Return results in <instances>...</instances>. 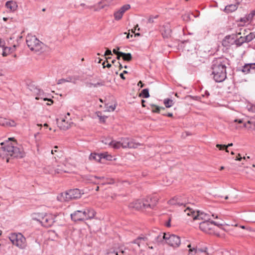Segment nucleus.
<instances>
[{
	"mask_svg": "<svg viewBox=\"0 0 255 255\" xmlns=\"http://www.w3.org/2000/svg\"><path fill=\"white\" fill-rule=\"evenodd\" d=\"M120 54L122 56V58L124 61L129 62L132 60V55L130 53H120Z\"/></svg>",
	"mask_w": 255,
	"mask_h": 255,
	"instance_id": "obj_28",
	"label": "nucleus"
},
{
	"mask_svg": "<svg viewBox=\"0 0 255 255\" xmlns=\"http://www.w3.org/2000/svg\"><path fill=\"white\" fill-rule=\"evenodd\" d=\"M158 17V15H155V16H150L148 19V22L150 23H152L154 22V18H157Z\"/></svg>",
	"mask_w": 255,
	"mask_h": 255,
	"instance_id": "obj_47",
	"label": "nucleus"
},
{
	"mask_svg": "<svg viewBox=\"0 0 255 255\" xmlns=\"http://www.w3.org/2000/svg\"><path fill=\"white\" fill-rule=\"evenodd\" d=\"M81 193L79 189H70L64 193H62L58 196L57 199L61 202H68L71 200L80 198L81 196Z\"/></svg>",
	"mask_w": 255,
	"mask_h": 255,
	"instance_id": "obj_4",
	"label": "nucleus"
},
{
	"mask_svg": "<svg viewBox=\"0 0 255 255\" xmlns=\"http://www.w3.org/2000/svg\"><path fill=\"white\" fill-rule=\"evenodd\" d=\"M145 102V101L144 100H141V104H142V106L143 107H145V105H144V103Z\"/></svg>",
	"mask_w": 255,
	"mask_h": 255,
	"instance_id": "obj_62",
	"label": "nucleus"
},
{
	"mask_svg": "<svg viewBox=\"0 0 255 255\" xmlns=\"http://www.w3.org/2000/svg\"><path fill=\"white\" fill-rule=\"evenodd\" d=\"M85 220H91L94 218L96 212L92 208H88L82 210Z\"/></svg>",
	"mask_w": 255,
	"mask_h": 255,
	"instance_id": "obj_14",
	"label": "nucleus"
},
{
	"mask_svg": "<svg viewBox=\"0 0 255 255\" xmlns=\"http://www.w3.org/2000/svg\"><path fill=\"white\" fill-rule=\"evenodd\" d=\"M227 65H229V60L223 57L215 58L212 61L211 66L212 74L216 82H222L226 79Z\"/></svg>",
	"mask_w": 255,
	"mask_h": 255,
	"instance_id": "obj_1",
	"label": "nucleus"
},
{
	"mask_svg": "<svg viewBox=\"0 0 255 255\" xmlns=\"http://www.w3.org/2000/svg\"><path fill=\"white\" fill-rule=\"evenodd\" d=\"M9 140H6L4 142H1L0 145L1 146L2 149L6 152L7 155L14 158H22L24 156V152L23 150L15 146L14 145L16 143H12L10 141L12 139L11 138H8Z\"/></svg>",
	"mask_w": 255,
	"mask_h": 255,
	"instance_id": "obj_2",
	"label": "nucleus"
},
{
	"mask_svg": "<svg viewBox=\"0 0 255 255\" xmlns=\"http://www.w3.org/2000/svg\"><path fill=\"white\" fill-rule=\"evenodd\" d=\"M251 13H252L253 16L255 15V9L253 10Z\"/></svg>",
	"mask_w": 255,
	"mask_h": 255,
	"instance_id": "obj_64",
	"label": "nucleus"
},
{
	"mask_svg": "<svg viewBox=\"0 0 255 255\" xmlns=\"http://www.w3.org/2000/svg\"><path fill=\"white\" fill-rule=\"evenodd\" d=\"M122 144V147L123 148H136L141 144L138 142H135L132 139L128 138H122L120 141Z\"/></svg>",
	"mask_w": 255,
	"mask_h": 255,
	"instance_id": "obj_7",
	"label": "nucleus"
},
{
	"mask_svg": "<svg viewBox=\"0 0 255 255\" xmlns=\"http://www.w3.org/2000/svg\"><path fill=\"white\" fill-rule=\"evenodd\" d=\"M26 41L27 46L31 51L39 53L44 52L45 45L40 41L35 36L28 34L26 36Z\"/></svg>",
	"mask_w": 255,
	"mask_h": 255,
	"instance_id": "obj_3",
	"label": "nucleus"
},
{
	"mask_svg": "<svg viewBox=\"0 0 255 255\" xmlns=\"http://www.w3.org/2000/svg\"><path fill=\"white\" fill-rule=\"evenodd\" d=\"M171 235H170L169 234H166V233H162V238L163 241L165 240L166 241V243H167V241H168V238L169 236H171Z\"/></svg>",
	"mask_w": 255,
	"mask_h": 255,
	"instance_id": "obj_46",
	"label": "nucleus"
},
{
	"mask_svg": "<svg viewBox=\"0 0 255 255\" xmlns=\"http://www.w3.org/2000/svg\"><path fill=\"white\" fill-rule=\"evenodd\" d=\"M112 55L111 50L107 49L106 50V51H105V55L107 56V55Z\"/></svg>",
	"mask_w": 255,
	"mask_h": 255,
	"instance_id": "obj_51",
	"label": "nucleus"
},
{
	"mask_svg": "<svg viewBox=\"0 0 255 255\" xmlns=\"http://www.w3.org/2000/svg\"><path fill=\"white\" fill-rule=\"evenodd\" d=\"M164 104L166 108H170L173 105V101L169 99H165L164 100Z\"/></svg>",
	"mask_w": 255,
	"mask_h": 255,
	"instance_id": "obj_37",
	"label": "nucleus"
},
{
	"mask_svg": "<svg viewBox=\"0 0 255 255\" xmlns=\"http://www.w3.org/2000/svg\"><path fill=\"white\" fill-rule=\"evenodd\" d=\"M109 145L116 149H119L122 147V144L120 141H117L116 140H111L109 142Z\"/></svg>",
	"mask_w": 255,
	"mask_h": 255,
	"instance_id": "obj_25",
	"label": "nucleus"
},
{
	"mask_svg": "<svg viewBox=\"0 0 255 255\" xmlns=\"http://www.w3.org/2000/svg\"><path fill=\"white\" fill-rule=\"evenodd\" d=\"M102 65H103V67L105 68V67H108V68H110L111 67V64L109 63L108 61H104Z\"/></svg>",
	"mask_w": 255,
	"mask_h": 255,
	"instance_id": "obj_49",
	"label": "nucleus"
},
{
	"mask_svg": "<svg viewBox=\"0 0 255 255\" xmlns=\"http://www.w3.org/2000/svg\"><path fill=\"white\" fill-rule=\"evenodd\" d=\"M162 36L163 38H169L171 36L172 30L169 24H166L163 25L160 29Z\"/></svg>",
	"mask_w": 255,
	"mask_h": 255,
	"instance_id": "obj_15",
	"label": "nucleus"
},
{
	"mask_svg": "<svg viewBox=\"0 0 255 255\" xmlns=\"http://www.w3.org/2000/svg\"><path fill=\"white\" fill-rule=\"evenodd\" d=\"M101 157L102 159H106L107 160H112V156L108 154L107 153H103L100 154Z\"/></svg>",
	"mask_w": 255,
	"mask_h": 255,
	"instance_id": "obj_40",
	"label": "nucleus"
},
{
	"mask_svg": "<svg viewBox=\"0 0 255 255\" xmlns=\"http://www.w3.org/2000/svg\"><path fill=\"white\" fill-rule=\"evenodd\" d=\"M79 79L78 77L76 76H70L66 79H59L57 82V84H61L64 82H72L74 84L76 83V81Z\"/></svg>",
	"mask_w": 255,
	"mask_h": 255,
	"instance_id": "obj_20",
	"label": "nucleus"
},
{
	"mask_svg": "<svg viewBox=\"0 0 255 255\" xmlns=\"http://www.w3.org/2000/svg\"><path fill=\"white\" fill-rule=\"evenodd\" d=\"M168 203L169 204L172 205L183 206V207H185L186 201L185 200H183L180 197L176 196L170 199Z\"/></svg>",
	"mask_w": 255,
	"mask_h": 255,
	"instance_id": "obj_17",
	"label": "nucleus"
},
{
	"mask_svg": "<svg viewBox=\"0 0 255 255\" xmlns=\"http://www.w3.org/2000/svg\"><path fill=\"white\" fill-rule=\"evenodd\" d=\"M6 124V127H14L16 126V124L15 121L12 120L7 119Z\"/></svg>",
	"mask_w": 255,
	"mask_h": 255,
	"instance_id": "obj_39",
	"label": "nucleus"
},
{
	"mask_svg": "<svg viewBox=\"0 0 255 255\" xmlns=\"http://www.w3.org/2000/svg\"><path fill=\"white\" fill-rule=\"evenodd\" d=\"M42 225L46 228L51 227L54 223V220L51 214H45L38 219Z\"/></svg>",
	"mask_w": 255,
	"mask_h": 255,
	"instance_id": "obj_9",
	"label": "nucleus"
},
{
	"mask_svg": "<svg viewBox=\"0 0 255 255\" xmlns=\"http://www.w3.org/2000/svg\"><path fill=\"white\" fill-rule=\"evenodd\" d=\"M139 96L144 98H148L150 95L148 92V89H144L142 90L141 93L139 94Z\"/></svg>",
	"mask_w": 255,
	"mask_h": 255,
	"instance_id": "obj_36",
	"label": "nucleus"
},
{
	"mask_svg": "<svg viewBox=\"0 0 255 255\" xmlns=\"http://www.w3.org/2000/svg\"><path fill=\"white\" fill-rule=\"evenodd\" d=\"M104 85V82H98L95 84L90 83L89 84V87H97L98 86H102Z\"/></svg>",
	"mask_w": 255,
	"mask_h": 255,
	"instance_id": "obj_43",
	"label": "nucleus"
},
{
	"mask_svg": "<svg viewBox=\"0 0 255 255\" xmlns=\"http://www.w3.org/2000/svg\"><path fill=\"white\" fill-rule=\"evenodd\" d=\"M32 89H30L31 91H33V92L36 94L38 96L35 97L36 100H39L40 99H43L44 101H48L49 102H51V104L48 103V105H51L53 103V101L51 99H48L46 97H45V95L44 93V92L40 90L39 88H37V87H32Z\"/></svg>",
	"mask_w": 255,
	"mask_h": 255,
	"instance_id": "obj_10",
	"label": "nucleus"
},
{
	"mask_svg": "<svg viewBox=\"0 0 255 255\" xmlns=\"http://www.w3.org/2000/svg\"><path fill=\"white\" fill-rule=\"evenodd\" d=\"M251 122L250 121H248L247 123H245L244 124V127L245 128H248V126H247V124H251Z\"/></svg>",
	"mask_w": 255,
	"mask_h": 255,
	"instance_id": "obj_61",
	"label": "nucleus"
},
{
	"mask_svg": "<svg viewBox=\"0 0 255 255\" xmlns=\"http://www.w3.org/2000/svg\"><path fill=\"white\" fill-rule=\"evenodd\" d=\"M234 122L236 123V122H238V123L239 124H241L243 123V120H241V119H240V120H235L234 121Z\"/></svg>",
	"mask_w": 255,
	"mask_h": 255,
	"instance_id": "obj_57",
	"label": "nucleus"
},
{
	"mask_svg": "<svg viewBox=\"0 0 255 255\" xmlns=\"http://www.w3.org/2000/svg\"><path fill=\"white\" fill-rule=\"evenodd\" d=\"M187 247L190 248L189 250V254L188 255H197L196 249L195 248H193L192 249H191V245L189 244L187 246Z\"/></svg>",
	"mask_w": 255,
	"mask_h": 255,
	"instance_id": "obj_42",
	"label": "nucleus"
},
{
	"mask_svg": "<svg viewBox=\"0 0 255 255\" xmlns=\"http://www.w3.org/2000/svg\"><path fill=\"white\" fill-rule=\"evenodd\" d=\"M236 34H232L226 36L222 41V45L224 47H228L231 45L235 44Z\"/></svg>",
	"mask_w": 255,
	"mask_h": 255,
	"instance_id": "obj_13",
	"label": "nucleus"
},
{
	"mask_svg": "<svg viewBox=\"0 0 255 255\" xmlns=\"http://www.w3.org/2000/svg\"><path fill=\"white\" fill-rule=\"evenodd\" d=\"M180 243V237L173 234L171 235V236H169L168 241H167V244L173 248L178 247Z\"/></svg>",
	"mask_w": 255,
	"mask_h": 255,
	"instance_id": "obj_12",
	"label": "nucleus"
},
{
	"mask_svg": "<svg viewBox=\"0 0 255 255\" xmlns=\"http://www.w3.org/2000/svg\"><path fill=\"white\" fill-rule=\"evenodd\" d=\"M210 215L205 213L204 212H201L199 211H197L196 216H194V220H204L203 221H209L210 220Z\"/></svg>",
	"mask_w": 255,
	"mask_h": 255,
	"instance_id": "obj_19",
	"label": "nucleus"
},
{
	"mask_svg": "<svg viewBox=\"0 0 255 255\" xmlns=\"http://www.w3.org/2000/svg\"><path fill=\"white\" fill-rule=\"evenodd\" d=\"M233 144L232 143H229L228 145L217 144H216V147L218 148L220 150H222V147H224L225 148H228V147L233 146Z\"/></svg>",
	"mask_w": 255,
	"mask_h": 255,
	"instance_id": "obj_41",
	"label": "nucleus"
},
{
	"mask_svg": "<svg viewBox=\"0 0 255 255\" xmlns=\"http://www.w3.org/2000/svg\"><path fill=\"white\" fill-rule=\"evenodd\" d=\"M244 38L246 42H249L255 38V33L254 32H251L249 34L244 36Z\"/></svg>",
	"mask_w": 255,
	"mask_h": 255,
	"instance_id": "obj_32",
	"label": "nucleus"
},
{
	"mask_svg": "<svg viewBox=\"0 0 255 255\" xmlns=\"http://www.w3.org/2000/svg\"><path fill=\"white\" fill-rule=\"evenodd\" d=\"M139 238H140V240L141 241H148V239L147 237H139Z\"/></svg>",
	"mask_w": 255,
	"mask_h": 255,
	"instance_id": "obj_56",
	"label": "nucleus"
},
{
	"mask_svg": "<svg viewBox=\"0 0 255 255\" xmlns=\"http://www.w3.org/2000/svg\"><path fill=\"white\" fill-rule=\"evenodd\" d=\"M89 159L91 160H96L99 162H101L102 157H101L100 154L92 153L89 156Z\"/></svg>",
	"mask_w": 255,
	"mask_h": 255,
	"instance_id": "obj_27",
	"label": "nucleus"
},
{
	"mask_svg": "<svg viewBox=\"0 0 255 255\" xmlns=\"http://www.w3.org/2000/svg\"><path fill=\"white\" fill-rule=\"evenodd\" d=\"M141 240H140V238H139V237L137 238V239H136L135 240H134L133 241V244H137L138 245V246L139 247H140V245L141 244Z\"/></svg>",
	"mask_w": 255,
	"mask_h": 255,
	"instance_id": "obj_48",
	"label": "nucleus"
},
{
	"mask_svg": "<svg viewBox=\"0 0 255 255\" xmlns=\"http://www.w3.org/2000/svg\"><path fill=\"white\" fill-rule=\"evenodd\" d=\"M215 226L220 227L222 226V224H218L215 221L210 222L209 221H202L199 223V228L202 231L208 234L219 236V234L215 231Z\"/></svg>",
	"mask_w": 255,
	"mask_h": 255,
	"instance_id": "obj_5",
	"label": "nucleus"
},
{
	"mask_svg": "<svg viewBox=\"0 0 255 255\" xmlns=\"http://www.w3.org/2000/svg\"><path fill=\"white\" fill-rule=\"evenodd\" d=\"M118 64L119 65V66L120 70H121L123 68V67L122 65L120 62H118Z\"/></svg>",
	"mask_w": 255,
	"mask_h": 255,
	"instance_id": "obj_63",
	"label": "nucleus"
},
{
	"mask_svg": "<svg viewBox=\"0 0 255 255\" xmlns=\"http://www.w3.org/2000/svg\"><path fill=\"white\" fill-rule=\"evenodd\" d=\"M8 238L13 245L19 249H23L26 246V239L21 233H11Z\"/></svg>",
	"mask_w": 255,
	"mask_h": 255,
	"instance_id": "obj_6",
	"label": "nucleus"
},
{
	"mask_svg": "<svg viewBox=\"0 0 255 255\" xmlns=\"http://www.w3.org/2000/svg\"><path fill=\"white\" fill-rule=\"evenodd\" d=\"M185 212L186 213L187 215L188 216H191L193 219L194 220V216H196V214H197V211L195 212L192 209L187 207L186 210H185Z\"/></svg>",
	"mask_w": 255,
	"mask_h": 255,
	"instance_id": "obj_29",
	"label": "nucleus"
},
{
	"mask_svg": "<svg viewBox=\"0 0 255 255\" xmlns=\"http://www.w3.org/2000/svg\"><path fill=\"white\" fill-rule=\"evenodd\" d=\"M120 77L123 79V80H125L126 79V77L124 76L123 73H121L120 75Z\"/></svg>",
	"mask_w": 255,
	"mask_h": 255,
	"instance_id": "obj_59",
	"label": "nucleus"
},
{
	"mask_svg": "<svg viewBox=\"0 0 255 255\" xmlns=\"http://www.w3.org/2000/svg\"><path fill=\"white\" fill-rule=\"evenodd\" d=\"M151 107L152 108L151 109V111L153 113H160V110H165V108L164 107H160L159 106H156L154 104L151 105Z\"/></svg>",
	"mask_w": 255,
	"mask_h": 255,
	"instance_id": "obj_31",
	"label": "nucleus"
},
{
	"mask_svg": "<svg viewBox=\"0 0 255 255\" xmlns=\"http://www.w3.org/2000/svg\"><path fill=\"white\" fill-rule=\"evenodd\" d=\"M120 49V47H117L116 49H113V52L115 54H117V53L119 52L120 51H118V50Z\"/></svg>",
	"mask_w": 255,
	"mask_h": 255,
	"instance_id": "obj_52",
	"label": "nucleus"
},
{
	"mask_svg": "<svg viewBox=\"0 0 255 255\" xmlns=\"http://www.w3.org/2000/svg\"><path fill=\"white\" fill-rule=\"evenodd\" d=\"M56 152L58 153V152H59L58 150H56V149L52 150H51V153H52V154H54L55 153H56Z\"/></svg>",
	"mask_w": 255,
	"mask_h": 255,
	"instance_id": "obj_60",
	"label": "nucleus"
},
{
	"mask_svg": "<svg viewBox=\"0 0 255 255\" xmlns=\"http://www.w3.org/2000/svg\"><path fill=\"white\" fill-rule=\"evenodd\" d=\"M5 7L11 11H14L17 9L18 5L16 2L13 0H9L5 3Z\"/></svg>",
	"mask_w": 255,
	"mask_h": 255,
	"instance_id": "obj_21",
	"label": "nucleus"
},
{
	"mask_svg": "<svg viewBox=\"0 0 255 255\" xmlns=\"http://www.w3.org/2000/svg\"><path fill=\"white\" fill-rule=\"evenodd\" d=\"M130 8V5L128 4H125L122 6L118 10L123 16L124 13Z\"/></svg>",
	"mask_w": 255,
	"mask_h": 255,
	"instance_id": "obj_33",
	"label": "nucleus"
},
{
	"mask_svg": "<svg viewBox=\"0 0 255 255\" xmlns=\"http://www.w3.org/2000/svg\"><path fill=\"white\" fill-rule=\"evenodd\" d=\"M7 119L0 117V125L3 127L6 126Z\"/></svg>",
	"mask_w": 255,
	"mask_h": 255,
	"instance_id": "obj_45",
	"label": "nucleus"
},
{
	"mask_svg": "<svg viewBox=\"0 0 255 255\" xmlns=\"http://www.w3.org/2000/svg\"><path fill=\"white\" fill-rule=\"evenodd\" d=\"M59 125L60 128L64 130L68 129L70 127V124L66 123L65 120H62L61 123H60Z\"/></svg>",
	"mask_w": 255,
	"mask_h": 255,
	"instance_id": "obj_30",
	"label": "nucleus"
},
{
	"mask_svg": "<svg viewBox=\"0 0 255 255\" xmlns=\"http://www.w3.org/2000/svg\"><path fill=\"white\" fill-rule=\"evenodd\" d=\"M195 249L197 255H208V253L207 252L208 249L207 247Z\"/></svg>",
	"mask_w": 255,
	"mask_h": 255,
	"instance_id": "obj_26",
	"label": "nucleus"
},
{
	"mask_svg": "<svg viewBox=\"0 0 255 255\" xmlns=\"http://www.w3.org/2000/svg\"><path fill=\"white\" fill-rule=\"evenodd\" d=\"M108 108V111H114L116 108V106H110Z\"/></svg>",
	"mask_w": 255,
	"mask_h": 255,
	"instance_id": "obj_50",
	"label": "nucleus"
},
{
	"mask_svg": "<svg viewBox=\"0 0 255 255\" xmlns=\"http://www.w3.org/2000/svg\"><path fill=\"white\" fill-rule=\"evenodd\" d=\"M163 115L167 116L168 117H173V114L171 113H168L167 114H163Z\"/></svg>",
	"mask_w": 255,
	"mask_h": 255,
	"instance_id": "obj_55",
	"label": "nucleus"
},
{
	"mask_svg": "<svg viewBox=\"0 0 255 255\" xmlns=\"http://www.w3.org/2000/svg\"><path fill=\"white\" fill-rule=\"evenodd\" d=\"M120 53H123V52H119L117 53V54H116V55H117V59L118 60H120L121 57H122V56L120 54Z\"/></svg>",
	"mask_w": 255,
	"mask_h": 255,
	"instance_id": "obj_54",
	"label": "nucleus"
},
{
	"mask_svg": "<svg viewBox=\"0 0 255 255\" xmlns=\"http://www.w3.org/2000/svg\"><path fill=\"white\" fill-rule=\"evenodd\" d=\"M71 218L74 222L83 221L84 218L82 210H77L71 214Z\"/></svg>",
	"mask_w": 255,
	"mask_h": 255,
	"instance_id": "obj_18",
	"label": "nucleus"
},
{
	"mask_svg": "<svg viewBox=\"0 0 255 255\" xmlns=\"http://www.w3.org/2000/svg\"><path fill=\"white\" fill-rule=\"evenodd\" d=\"M251 69H255V65H253V63H249L245 64L242 68V71L243 73L247 74L250 72Z\"/></svg>",
	"mask_w": 255,
	"mask_h": 255,
	"instance_id": "obj_24",
	"label": "nucleus"
},
{
	"mask_svg": "<svg viewBox=\"0 0 255 255\" xmlns=\"http://www.w3.org/2000/svg\"><path fill=\"white\" fill-rule=\"evenodd\" d=\"M244 36H241L240 38H237V35L236 34V42L235 44L238 46H241L244 43L246 42L244 39Z\"/></svg>",
	"mask_w": 255,
	"mask_h": 255,
	"instance_id": "obj_34",
	"label": "nucleus"
},
{
	"mask_svg": "<svg viewBox=\"0 0 255 255\" xmlns=\"http://www.w3.org/2000/svg\"><path fill=\"white\" fill-rule=\"evenodd\" d=\"M170 219H169L168 222H167L166 224V226L167 227H170Z\"/></svg>",
	"mask_w": 255,
	"mask_h": 255,
	"instance_id": "obj_58",
	"label": "nucleus"
},
{
	"mask_svg": "<svg viewBox=\"0 0 255 255\" xmlns=\"http://www.w3.org/2000/svg\"><path fill=\"white\" fill-rule=\"evenodd\" d=\"M145 204V199L137 200L133 203L129 205V207L131 208H135L136 210H140L141 209H147L146 206L143 205Z\"/></svg>",
	"mask_w": 255,
	"mask_h": 255,
	"instance_id": "obj_16",
	"label": "nucleus"
},
{
	"mask_svg": "<svg viewBox=\"0 0 255 255\" xmlns=\"http://www.w3.org/2000/svg\"><path fill=\"white\" fill-rule=\"evenodd\" d=\"M162 233H160L158 235L156 236L153 241L154 244H160L163 242Z\"/></svg>",
	"mask_w": 255,
	"mask_h": 255,
	"instance_id": "obj_35",
	"label": "nucleus"
},
{
	"mask_svg": "<svg viewBox=\"0 0 255 255\" xmlns=\"http://www.w3.org/2000/svg\"><path fill=\"white\" fill-rule=\"evenodd\" d=\"M104 177H99L97 176H93V175H89L86 177L85 179L87 180L89 182L93 183L95 184H99V183L97 182L96 180V179H104Z\"/></svg>",
	"mask_w": 255,
	"mask_h": 255,
	"instance_id": "obj_23",
	"label": "nucleus"
},
{
	"mask_svg": "<svg viewBox=\"0 0 255 255\" xmlns=\"http://www.w3.org/2000/svg\"><path fill=\"white\" fill-rule=\"evenodd\" d=\"M114 18L116 20H119L122 18V16L121 13L118 10L116 11L114 14Z\"/></svg>",
	"mask_w": 255,
	"mask_h": 255,
	"instance_id": "obj_44",
	"label": "nucleus"
},
{
	"mask_svg": "<svg viewBox=\"0 0 255 255\" xmlns=\"http://www.w3.org/2000/svg\"><path fill=\"white\" fill-rule=\"evenodd\" d=\"M242 157L241 156V154L240 153H239L238 154V156L236 157V158H235V160H239V161H240L241 160Z\"/></svg>",
	"mask_w": 255,
	"mask_h": 255,
	"instance_id": "obj_53",
	"label": "nucleus"
},
{
	"mask_svg": "<svg viewBox=\"0 0 255 255\" xmlns=\"http://www.w3.org/2000/svg\"><path fill=\"white\" fill-rule=\"evenodd\" d=\"M238 4H239L238 3H236L235 4H231L227 5L225 7L224 11L227 13H229L232 12L233 11H235L237 9L238 7Z\"/></svg>",
	"mask_w": 255,
	"mask_h": 255,
	"instance_id": "obj_22",
	"label": "nucleus"
},
{
	"mask_svg": "<svg viewBox=\"0 0 255 255\" xmlns=\"http://www.w3.org/2000/svg\"><path fill=\"white\" fill-rule=\"evenodd\" d=\"M253 17L254 16H253L252 13H250L247 16L243 17V18H241L240 19V21L244 22H248V21H250Z\"/></svg>",
	"mask_w": 255,
	"mask_h": 255,
	"instance_id": "obj_38",
	"label": "nucleus"
},
{
	"mask_svg": "<svg viewBox=\"0 0 255 255\" xmlns=\"http://www.w3.org/2000/svg\"><path fill=\"white\" fill-rule=\"evenodd\" d=\"M46 168L50 174L61 173L62 172H69L64 163H61L57 165V167L48 166Z\"/></svg>",
	"mask_w": 255,
	"mask_h": 255,
	"instance_id": "obj_8",
	"label": "nucleus"
},
{
	"mask_svg": "<svg viewBox=\"0 0 255 255\" xmlns=\"http://www.w3.org/2000/svg\"><path fill=\"white\" fill-rule=\"evenodd\" d=\"M158 198L156 196H147L145 198L144 205L147 208H153L158 202Z\"/></svg>",
	"mask_w": 255,
	"mask_h": 255,
	"instance_id": "obj_11",
	"label": "nucleus"
}]
</instances>
